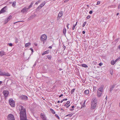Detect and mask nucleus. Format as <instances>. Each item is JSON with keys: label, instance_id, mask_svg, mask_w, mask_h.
<instances>
[{"label": "nucleus", "instance_id": "nucleus-1", "mask_svg": "<svg viewBox=\"0 0 120 120\" xmlns=\"http://www.w3.org/2000/svg\"><path fill=\"white\" fill-rule=\"evenodd\" d=\"M20 120H28L27 119L25 109L23 106H21L19 109Z\"/></svg>", "mask_w": 120, "mask_h": 120}, {"label": "nucleus", "instance_id": "nucleus-2", "mask_svg": "<svg viewBox=\"0 0 120 120\" xmlns=\"http://www.w3.org/2000/svg\"><path fill=\"white\" fill-rule=\"evenodd\" d=\"M97 100L95 98L93 99L91 101V108L92 109H95L97 105Z\"/></svg>", "mask_w": 120, "mask_h": 120}, {"label": "nucleus", "instance_id": "nucleus-3", "mask_svg": "<svg viewBox=\"0 0 120 120\" xmlns=\"http://www.w3.org/2000/svg\"><path fill=\"white\" fill-rule=\"evenodd\" d=\"M9 104L11 107H15L14 101L12 99H9Z\"/></svg>", "mask_w": 120, "mask_h": 120}, {"label": "nucleus", "instance_id": "nucleus-4", "mask_svg": "<svg viewBox=\"0 0 120 120\" xmlns=\"http://www.w3.org/2000/svg\"><path fill=\"white\" fill-rule=\"evenodd\" d=\"M7 120H15L14 117L11 114H9L7 116Z\"/></svg>", "mask_w": 120, "mask_h": 120}, {"label": "nucleus", "instance_id": "nucleus-5", "mask_svg": "<svg viewBox=\"0 0 120 120\" xmlns=\"http://www.w3.org/2000/svg\"><path fill=\"white\" fill-rule=\"evenodd\" d=\"M0 75L10 76V75L8 73L3 72L2 71L0 70Z\"/></svg>", "mask_w": 120, "mask_h": 120}, {"label": "nucleus", "instance_id": "nucleus-6", "mask_svg": "<svg viewBox=\"0 0 120 120\" xmlns=\"http://www.w3.org/2000/svg\"><path fill=\"white\" fill-rule=\"evenodd\" d=\"M19 98L23 100H26L27 99V97L24 95H22L20 96Z\"/></svg>", "mask_w": 120, "mask_h": 120}, {"label": "nucleus", "instance_id": "nucleus-7", "mask_svg": "<svg viewBox=\"0 0 120 120\" xmlns=\"http://www.w3.org/2000/svg\"><path fill=\"white\" fill-rule=\"evenodd\" d=\"M47 38V36L45 34L42 35L41 37V39L42 41H44Z\"/></svg>", "mask_w": 120, "mask_h": 120}, {"label": "nucleus", "instance_id": "nucleus-8", "mask_svg": "<svg viewBox=\"0 0 120 120\" xmlns=\"http://www.w3.org/2000/svg\"><path fill=\"white\" fill-rule=\"evenodd\" d=\"M7 7L5 6L2 8L0 11V14L4 13L6 12L7 10Z\"/></svg>", "mask_w": 120, "mask_h": 120}, {"label": "nucleus", "instance_id": "nucleus-9", "mask_svg": "<svg viewBox=\"0 0 120 120\" xmlns=\"http://www.w3.org/2000/svg\"><path fill=\"white\" fill-rule=\"evenodd\" d=\"M12 16L10 15L8 18H7V19L5 20L4 21V24L7 23L11 18Z\"/></svg>", "mask_w": 120, "mask_h": 120}, {"label": "nucleus", "instance_id": "nucleus-10", "mask_svg": "<svg viewBox=\"0 0 120 120\" xmlns=\"http://www.w3.org/2000/svg\"><path fill=\"white\" fill-rule=\"evenodd\" d=\"M104 86L103 85H101L98 89L97 91L102 92L103 90V89Z\"/></svg>", "mask_w": 120, "mask_h": 120}, {"label": "nucleus", "instance_id": "nucleus-11", "mask_svg": "<svg viewBox=\"0 0 120 120\" xmlns=\"http://www.w3.org/2000/svg\"><path fill=\"white\" fill-rule=\"evenodd\" d=\"M5 97H7L9 94L8 91L7 90H4L3 91V93Z\"/></svg>", "mask_w": 120, "mask_h": 120}, {"label": "nucleus", "instance_id": "nucleus-12", "mask_svg": "<svg viewBox=\"0 0 120 120\" xmlns=\"http://www.w3.org/2000/svg\"><path fill=\"white\" fill-rule=\"evenodd\" d=\"M29 9L28 8H23L21 11V12L23 13L25 12H26L28 11V10Z\"/></svg>", "mask_w": 120, "mask_h": 120}, {"label": "nucleus", "instance_id": "nucleus-13", "mask_svg": "<svg viewBox=\"0 0 120 120\" xmlns=\"http://www.w3.org/2000/svg\"><path fill=\"white\" fill-rule=\"evenodd\" d=\"M41 117L43 120H47L45 118V116H44L42 113H41L40 115Z\"/></svg>", "mask_w": 120, "mask_h": 120}, {"label": "nucleus", "instance_id": "nucleus-14", "mask_svg": "<svg viewBox=\"0 0 120 120\" xmlns=\"http://www.w3.org/2000/svg\"><path fill=\"white\" fill-rule=\"evenodd\" d=\"M102 92L97 91V96L98 97H100L101 95Z\"/></svg>", "mask_w": 120, "mask_h": 120}, {"label": "nucleus", "instance_id": "nucleus-15", "mask_svg": "<svg viewBox=\"0 0 120 120\" xmlns=\"http://www.w3.org/2000/svg\"><path fill=\"white\" fill-rule=\"evenodd\" d=\"M115 85H113L111 87H110V90L109 91L110 92H111V91H112L113 89V88L115 87Z\"/></svg>", "mask_w": 120, "mask_h": 120}, {"label": "nucleus", "instance_id": "nucleus-16", "mask_svg": "<svg viewBox=\"0 0 120 120\" xmlns=\"http://www.w3.org/2000/svg\"><path fill=\"white\" fill-rule=\"evenodd\" d=\"M62 11L60 12L58 14V17L60 18L62 15Z\"/></svg>", "mask_w": 120, "mask_h": 120}, {"label": "nucleus", "instance_id": "nucleus-17", "mask_svg": "<svg viewBox=\"0 0 120 120\" xmlns=\"http://www.w3.org/2000/svg\"><path fill=\"white\" fill-rule=\"evenodd\" d=\"M49 51L48 50L45 51L42 53V55H43L46 54L48 53Z\"/></svg>", "mask_w": 120, "mask_h": 120}, {"label": "nucleus", "instance_id": "nucleus-18", "mask_svg": "<svg viewBox=\"0 0 120 120\" xmlns=\"http://www.w3.org/2000/svg\"><path fill=\"white\" fill-rule=\"evenodd\" d=\"M80 66L85 68L88 67V66H87V65L86 64H81Z\"/></svg>", "mask_w": 120, "mask_h": 120}, {"label": "nucleus", "instance_id": "nucleus-19", "mask_svg": "<svg viewBox=\"0 0 120 120\" xmlns=\"http://www.w3.org/2000/svg\"><path fill=\"white\" fill-rule=\"evenodd\" d=\"M4 52L3 51H0V55L1 56H2L3 55H5Z\"/></svg>", "mask_w": 120, "mask_h": 120}, {"label": "nucleus", "instance_id": "nucleus-20", "mask_svg": "<svg viewBox=\"0 0 120 120\" xmlns=\"http://www.w3.org/2000/svg\"><path fill=\"white\" fill-rule=\"evenodd\" d=\"M89 91L88 90H86L85 91L84 93L86 94H89Z\"/></svg>", "mask_w": 120, "mask_h": 120}, {"label": "nucleus", "instance_id": "nucleus-21", "mask_svg": "<svg viewBox=\"0 0 120 120\" xmlns=\"http://www.w3.org/2000/svg\"><path fill=\"white\" fill-rule=\"evenodd\" d=\"M66 29L65 28H64L63 30V33L64 35H65L66 32Z\"/></svg>", "mask_w": 120, "mask_h": 120}, {"label": "nucleus", "instance_id": "nucleus-22", "mask_svg": "<svg viewBox=\"0 0 120 120\" xmlns=\"http://www.w3.org/2000/svg\"><path fill=\"white\" fill-rule=\"evenodd\" d=\"M30 45V43L29 42L27 43H26L25 45V47H26L28 46L29 45Z\"/></svg>", "mask_w": 120, "mask_h": 120}, {"label": "nucleus", "instance_id": "nucleus-23", "mask_svg": "<svg viewBox=\"0 0 120 120\" xmlns=\"http://www.w3.org/2000/svg\"><path fill=\"white\" fill-rule=\"evenodd\" d=\"M34 2H31V4L30 5V6H29V7H28V8H29H29H30L31 7H32V5L34 4Z\"/></svg>", "mask_w": 120, "mask_h": 120}, {"label": "nucleus", "instance_id": "nucleus-24", "mask_svg": "<svg viewBox=\"0 0 120 120\" xmlns=\"http://www.w3.org/2000/svg\"><path fill=\"white\" fill-rule=\"evenodd\" d=\"M45 2L42 3L39 6L42 8L45 4Z\"/></svg>", "mask_w": 120, "mask_h": 120}, {"label": "nucleus", "instance_id": "nucleus-25", "mask_svg": "<svg viewBox=\"0 0 120 120\" xmlns=\"http://www.w3.org/2000/svg\"><path fill=\"white\" fill-rule=\"evenodd\" d=\"M47 58L49 60H50L52 58V56L51 55H48L47 56Z\"/></svg>", "mask_w": 120, "mask_h": 120}, {"label": "nucleus", "instance_id": "nucleus-26", "mask_svg": "<svg viewBox=\"0 0 120 120\" xmlns=\"http://www.w3.org/2000/svg\"><path fill=\"white\" fill-rule=\"evenodd\" d=\"M111 63L112 65H113L115 63L114 62V61L113 60H112L111 62Z\"/></svg>", "mask_w": 120, "mask_h": 120}, {"label": "nucleus", "instance_id": "nucleus-27", "mask_svg": "<svg viewBox=\"0 0 120 120\" xmlns=\"http://www.w3.org/2000/svg\"><path fill=\"white\" fill-rule=\"evenodd\" d=\"M50 111H51L53 114H54L55 113V112L52 109H50Z\"/></svg>", "mask_w": 120, "mask_h": 120}, {"label": "nucleus", "instance_id": "nucleus-28", "mask_svg": "<svg viewBox=\"0 0 120 120\" xmlns=\"http://www.w3.org/2000/svg\"><path fill=\"white\" fill-rule=\"evenodd\" d=\"M33 18V16L32 15L30 16V17L28 18L29 20L32 19Z\"/></svg>", "mask_w": 120, "mask_h": 120}, {"label": "nucleus", "instance_id": "nucleus-29", "mask_svg": "<svg viewBox=\"0 0 120 120\" xmlns=\"http://www.w3.org/2000/svg\"><path fill=\"white\" fill-rule=\"evenodd\" d=\"M70 104L68 105L66 104H65L64 106H66V107L67 108H68L70 106Z\"/></svg>", "mask_w": 120, "mask_h": 120}, {"label": "nucleus", "instance_id": "nucleus-30", "mask_svg": "<svg viewBox=\"0 0 120 120\" xmlns=\"http://www.w3.org/2000/svg\"><path fill=\"white\" fill-rule=\"evenodd\" d=\"M75 90V88H73V89H72L71 90V94H72L74 92Z\"/></svg>", "mask_w": 120, "mask_h": 120}, {"label": "nucleus", "instance_id": "nucleus-31", "mask_svg": "<svg viewBox=\"0 0 120 120\" xmlns=\"http://www.w3.org/2000/svg\"><path fill=\"white\" fill-rule=\"evenodd\" d=\"M16 2H13L12 3V6L13 7H14L16 5Z\"/></svg>", "mask_w": 120, "mask_h": 120}, {"label": "nucleus", "instance_id": "nucleus-32", "mask_svg": "<svg viewBox=\"0 0 120 120\" xmlns=\"http://www.w3.org/2000/svg\"><path fill=\"white\" fill-rule=\"evenodd\" d=\"M42 8L39 6L37 8V10L38 11L39 9H40Z\"/></svg>", "mask_w": 120, "mask_h": 120}, {"label": "nucleus", "instance_id": "nucleus-33", "mask_svg": "<svg viewBox=\"0 0 120 120\" xmlns=\"http://www.w3.org/2000/svg\"><path fill=\"white\" fill-rule=\"evenodd\" d=\"M18 42V39L16 38H15V42L16 43H17Z\"/></svg>", "mask_w": 120, "mask_h": 120}, {"label": "nucleus", "instance_id": "nucleus-34", "mask_svg": "<svg viewBox=\"0 0 120 120\" xmlns=\"http://www.w3.org/2000/svg\"><path fill=\"white\" fill-rule=\"evenodd\" d=\"M86 22H84V23L82 25V26L83 27L85 26V25L86 24Z\"/></svg>", "mask_w": 120, "mask_h": 120}, {"label": "nucleus", "instance_id": "nucleus-35", "mask_svg": "<svg viewBox=\"0 0 120 120\" xmlns=\"http://www.w3.org/2000/svg\"><path fill=\"white\" fill-rule=\"evenodd\" d=\"M85 106V101H84V102L83 103L82 105V107H84Z\"/></svg>", "mask_w": 120, "mask_h": 120}, {"label": "nucleus", "instance_id": "nucleus-36", "mask_svg": "<svg viewBox=\"0 0 120 120\" xmlns=\"http://www.w3.org/2000/svg\"><path fill=\"white\" fill-rule=\"evenodd\" d=\"M55 116H56V117H57V118L59 119H60V117L59 116H58V115L56 114L55 115Z\"/></svg>", "mask_w": 120, "mask_h": 120}, {"label": "nucleus", "instance_id": "nucleus-37", "mask_svg": "<svg viewBox=\"0 0 120 120\" xmlns=\"http://www.w3.org/2000/svg\"><path fill=\"white\" fill-rule=\"evenodd\" d=\"M10 46H12V44L11 43H9L8 44Z\"/></svg>", "mask_w": 120, "mask_h": 120}, {"label": "nucleus", "instance_id": "nucleus-38", "mask_svg": "<svg viewBox=\"0 0 120 120\" xmlns=\"http://www.w3.org/2000/svg\"><path fill=\"white\" fill-rule=\"evenodd\" d=\"M40 0H39L37 2H36V3H35V4H37L38 3H39L40 2Z\"/></svg>", "mask_w": 120, "mask_h": 120}, {"label": "nucleus", "instance_id": "nucleus-39", "mask_svg": "<svg viewBox=\"0 0 120 120\" xmlns=\"http://www.w3.org/2000/svg\"><path fill=\"white\" fill-rule=\"evenodd\" d=\"M72 114H70L66 116H69L70 117H71L72 116Z\"/></svg>", "mask_w": 120, "mask_h": 120}, {"label": "nucleus", "instance_id": "nucleus-40", "mask_svg": "<svg viewBox=\"0 0 120 120\" xmlns=\"http://www.w3.org/2000/svg\"><path fill=\"white\" fill-rule=\"evenodd\" d=\"M30 50L32 51V53L34 52V51L33 50L32 48H30Z\"/></svg>", "mask_w": 120, "mask_h": 120}, {"label": "nucleus", "instance_id": "nucleus-41", "mask_svg": "<svg viewBox=\"0 0 120 120\" xmlns=\"http://www.w3.org/2000/svg\"><path fill=\"white\" fill-rule=\"evenodd\" d=\"M70 103V101H67V103H66V104H68V105H69V104Z\"/></svg>", "mask_w": 120, "mask_h": 120}, {"label": "nucleus", "instance_id": "nucleus-42", "mask_svg": "<svg viewBox=\"0 0 120 120\" xmlns=\"http://www.w3.org/2000/svg\"><path fill=\"white\" fill-rule=\"evenodd\" d=\"M75 27V26L74 25H73V27H72V29L73 30H74Z\"/></svg>", "mask_w": 120, "mask_h": 120}, {"label": "nucleus", "instance_id": "nucleus-43", "mask_svg": "<svg viewBox=\"0 0 120 120\" xmlns=\"http://www.w3.org/2000/svg\"><path fill=\"white\" fill-rule=\"evenodd\" d=\"M65 49H66V47L64 45L63 47V50H65Z\"/></svg>", "mask_w": 120, "mask_h": 120}, {"label": "nucleus", "instance_id": "nucleus-44", "mask_svg": "<svg viewBox=\"0 0 120 120\" xmlns=\"http://www.w3.org/2000/svg\"><path fill=\"white\" fill-rule=\"evenodd\" d=\"M100 3V2L99 1H97V4L96 5H98Z\"/></svg>", "mask_w": 120, "mask_h": 120}, {"label": "nucleus", "instance_id": "nucleus-45", "mask_svg": "<svg viewBox=\"0 0 120 120\" xmlns=\"http://www.w3.org/2000/svg\"><path fill=\"white\" fill-rule=\"evenodd\" d=\"M90 15H88L87 17L86 18L88 19H90Z\"/></svg>", "mask_w": 120, "mask_h": 120}, {"label": "nucleus", "instance_id": "nucleus-46", "mask_svg": "<svg viewBox=\"0 0 120 120\" xmlns=\"http://www.w3.org/2000/svg\"><path fill=\"white\" fill-rule=\"evenodd\" d=\"M118 60H119V59L118 58L117 59H116L115 61H114L116 63Z\"/></svg>", "mask_w": 120, "mask_h": 120}, {"label": "nucleus", "instance_id": "nucleus-47", "mask_svg": "<svg viewBox=\"0 0 120 120\" xmlns=\"http://www.w3.org/2000/svg\"><path fill=\"white\" fill-rule=\"evenodd\" d=\"M92 12H93V11H90L89 12V13L90 14H91L92 13Z\"/></svg>", "mask_w": 120, "mask_h": 120}, {"label": "nucleus", "instance_id": "nucleus-48", "mask_svg": "<svg viewBox=\"0 0 120 120\" xmlns=\"http://www.w3.org/2000/svg\"><path fill=\"white\" fill-rule=\"evenodd\" d=\"M69 25V24H68L67 25V27L68 29H69L68 25Z\"/></svg>", "mask_w": 120, "mask_h": 120}, {"label": "nucleus", "instance_id": "nucleus-49", "mask_svg": "<svg viewBox=\"0 0 120 120\" xmlns=\"http://www.w3.org/2000/svg\"><path fill=\"white\" fill-rule=\"evenodd\" d=\"M118 9H119L120 8V3L119 5L118 6Z\"/></svg>", "mask_w": 120, "mask_h": 120}, {"label": "nucleus", "instance_id": "nucleus-50", "mask_svg": "<svg viewBox=\"0 0 120 120\" xmlns=\"http://www.w3.org/2000/svg\"><path fill=\"white\" fill-rule=\"evenodd\" d=\"M96 87H94L93 88V90H96Z\"/></svg>", "mask_w": 120, "mask_h": 120}, {"label": "nucleus", "instance_id": "nucleus-51", "mask_svg": "<svg viewBox=\"0 0 120 120\" xmlns=\"http://www.w3.org/2000/svg\"><path fill=\"white\" fill-rule=\"evenodd\" d=\"M63 95V94H61L59 96V98H60Z\"/></svg>", "mask_w": 120, "mask_h": 120}, {"label": "nucleus", "instance_id": "nucleus-52", "mask_svg": "<svg viewBox=\"0 0 120 120\" xmlns=\"http://www.w3.org/2000/svg\"><path fill=\"white\" fill-rule=\"evenodd\" d=\"M85 31H82V33L83 34H84L85 33Z\"/></svg>", "mask_w": 120, "mask_h": 120}, {"label": "nucleus", "instance_id": "nucleus-53", "mask_svg": "<svg viewBox=\"0 0 120 120\" xmlns=\"http://www.w3.org/2000/svg\"><path fill=\"white\" fill-rule=\"evenodd\" d=\"M67 100V98H65V99H64L63 100V101H66Z\"/></svg>", "mask_w": 120, "mask_h": 120}, {"label": "nucleus", "instance_id": "nucleus-54", "mask_svg": "<svg viewBox=\"0 0 120 120\" xmlns=\"http://www.w3.org/2000/svg\"><path fill=\"white\" fill-rule=\"evenodd\" d=\"M102 65V64L101 63H100L99 64V65L100 66H101Z\"/></svg>", "mask_w": 120, "mask_h": 120}, {"label": "nucleus", "instance_id": "nucleus-55", "mask_svg": "<svg viewBox=\"0 0 120 120\" xmlns=\"http://www.w3.org/2000/svg\"><path fill=\"white\" fill-rule=\"evenodd\" d=\"M36 15L35 14H34L33 15H32V16H33V17H35V16Z\"/></svg>", "mask_w": 120, "mask_h": 120}, {"label": "nucleus", "instance_id": "nucleus-56", "mask_svg": "<svg viewBox=\"0 0 120 120\" xmlns=\"http://www.w3.org/2000/svg\"><path fill=\"white\" fill-rule=\"evenodd\" d=\"M61 110H62V111H64V109H63L62 108H61Z\"/></svg>", "mask_w": 120, "mask_h": 120}, {"label": "nucleus", "instance_id": "nucleus-57", "mask_svg": "<svg viewBox=\"0 0 120 120\" xmlns=\"http://www.w3.org/2000/svg\"><path fill=\"white\" fill-rule=\"evenodd\" d=\"M70 110L71 111H72L74 109H70Z\"/></svg>", "mask_w": 120, "mask_h": 120}, {"label": "nucleus", "instance_id": "nucleus-58", "mask_svg": "<svg viewBox=\"0 0 120 120\" xmlns=\"http://www.w3.org/2000/svg\"><path fill=\"white\" fill-rule=\"evenodd\" d=\"M60 18L59 17H58L57 18V20H59V19H60Z\"/></svg>", "mask_w": 120, "mask_h": 120}, {"label": "nucleus", "instance_id": "nucleus-59", "mask_svg": "<svg viewBox=\"0 0 120 120\" xmlns=\"http://www.w3.org/2000/svg\"><path fill=\"white\" fill-rule=\"evenodd\" d=\"M3 82L2 81H0V85Z\"/></svg>", "mask_w": 120, "mask_h": 120}, {"label": "nucleus", "instance_id": "nucleus-60", "mask_svg": "<svg viewBox=\"0 0 120 120\" xmlns=\"http://www.w3.org/2000/svg\"><path fill=\"white\" fill-rule=\"evenodd\" d=\"M52 48V47L51 46H50L49 47V49H51Z\"/></svg>", "mask_w": 120, "mask_h": 120}, {"label": "nucleus", "instance_id": "nucleus-61", "mask_svg": "<svg viewBox=\"0 0 120 120\" xmlns=\"http://www.w3.org/2000/svg\"><path fill=\"white\" fill-rule=\"evenodd\" d=\"M75 107V106L74 105H73L72 106H71V107L72 108H73Z\"/></svg>", "mask_w": 120, "mask_h": 120}, {"label": "nucleus", "instance_id": "nucleus-62", "mask_svg": "<svg viewBox=\"0 0 120 120\" xmlns=\"http://www.w3.org/2000/svg\"><path fill=\"white\" fill-rule=\"evenodd\" d=\"M118 48L119 49H120V45H119L118 47Z\"/></svg>", "mask_w": 120, "mask_h": 120}, {"label": "nucleus", "instance_id": "nucleus-63", "mask_svg": "<svg viewBox=\"0 0 120 120\" xmlns=\"http://www.w3.org/2000/svg\"><path fill=\"white\" fill-rule=\"evenodd\" d=\"M60 102V101H57V103H59Z\"/></svg>", "mask_w": 120, "mask_h": 120}, {"label": "nucleus", "instance_id": "nucleus-64", "mask_svg": "<svg viewBox=\"0 0 120 120\" xmlns=\"http://www.w3.org/2000/svg\"><path fill=\"white\" fill-rule=\"evenodd\" d=\"M63 101H63V100H61V101H60V102H61V103H62V102H63Z\"/></svg>", "mask_w": 120, "mask_h": 120}]
</instances>
